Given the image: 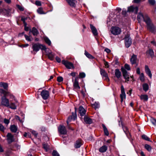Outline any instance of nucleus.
Wrapping results in <instances>:
<instances>
[{
	"mask_svg": "<svg viewBox=\"0 0 156 156\" xmlns=\"http://www.w3.org/2000/svg\"><path fill=\"white\" fill-rule=\"evenodd\" d=\"M92 106L95 109H96L99 108V104L98 102H95L94 103L92 104Z\"/></svg>",
	"mask_w": 156,
	"mask_h": 156,
	"instance_id": "37",
	"label": "nucleus"
},
{
	"mask_svg": "<svg viewBox=\"0 0 156 156\" xmlns=\"http://www.w3.org/2000/svg\"><path fill=\"white\" fill-rule=\"evenodd\" d=\"M43 147L46 151H47L49 149V146L47 144L44 143L43 144Z\"/></svg>",
	"mask_w": 156,
	"mask_h": 156,
	"instance_id": "39",
	"label": "nucleus"
},
{
	"mask_svg": "<svg viewBox=\"0 0 156 156\" xmlns=\"http://www.w3.org/2000/svg\"><path fill=\"white\" fill-rule=\"evenodd\" d=\"M0 93L1 94H3L4 95V96H7V94L8 93L6 92L5 90H4L2 89H0Z\"/></svg>",
	"mask_w": 156,
	"mask_h": 156,
	"instance_id": "44",
	"label": "nucleus"
},
{
	"mask_svg": "<svg viewBox=\"0 0 156 156\" xmlns=\"http://www.w3.org/2000/svg\"><path fill=\"white\" fill-rule=\"evenodd\" d=\"M102 126L103 128L104 132L105 133V135L107 136H108L109 134V133L106 126L104 124H102Z\"/></svg>",
	"mask_w": 156,
	"mask_h": 156,
	"instance_id": "32",
	"label": "nucleus"
},
{
	"mask_svg": "<svg viewBox=\"0 0 156 156\" xmlns=\"http://www.w3.org/2000/svg\"><path fill=\"white\" fill-rule=\"evenodd\" d=\"M142 138L146 140L151 142L150 140V138L146 135L144 134L142 136Z\"/></svg>",
	"mask_w": 156,
	"mask_h": 156,
	"instance_id": "43",
	"label": "nucleus"
},
{
	"mask_svg": "<svg viewBox=\"0 0 156 156\" xmlns=\"http://www.w3.org/2000/svg\"><path fill=\"white\" fill-rule=\"evenodd\" d=\"M35 4L38 6H41V2L40 1H36L35 2Z\"/></svg>",
	"mask_w": 156,
	"mask_h": 156,
	"instance_id": "57",
	"label": "nucleus"
},
{
	"mask_svg": "<svg viewBox=\"0 0 156 156\" xmlns=\"http://www.w3.org/2000/svg\"><path fill=\"white\" fill-rule=\"evenodd\" d=\"M82 145V140H77L75 144V147L76 148H79Z\"/></svg>",
	"mask_w": 156,
	"mask_h": 156,
	"instance_id": "25",
	"label": "nucleus"
},
{
	"mask_svg": "<svg viewBox=\"0 0 156 156\" xmlns=\"http://www.w3.org/2000/svg\"><path fill=\"white\" fill-rule=\"evenodd\" d=\"M24 36L26 40L29 41H31V39L30 37L26 35H25Z\"/></svg>",
	"mask_w": 156,
	"mask_h": 156,
	"instance_id": "56",
	"label": "nucleus"
},
{
	"mask_svg": "<svg viewBox=\"0 0 156 156\" xmlns=\"http://www.w3.org/2000/svg\"><path fill=\"white\" fill-rule=\"evenodd\" d=\"M125 68L128 70H129L130 69V67L129 65L127 64H125L124 66Z\"/></svg>",
	"mask_w": 156,
	"mask_h": 156,
	"instance_id": "55",
	"label": "nucleus"
},
{
	"mask_svg": "<svg viewBox=\"0 0 156 156\" xmlns=\"http://www.w3.org/2000/svg\"><path fill=\"white\" fill-rule=\"evenodd\" d=\"M9 119H8L5 118L4 119V122L7 125L9 123Z\"/></svg>",
	"mask_w": 156,
	"mask_h": 156,
	"instance_id": "50",
	"label": "nucleus"
},
{
	"mask_svg": "<svg viewBox=\"0 0 156 156\" xmlns=\"http://www.w3.org/2000/svg\"><path fill=\"white\" fill-rule=\"evenodd\" d=\"M140 80L141 82H144L145 80V78L144 77V74L143 73H142L140 74L139 77Z\"/></svg>",
	"mask_w": 156,
	"mask_h": 156,
	"instance_id": "45",
	"label": "nucleus"
},
{
	"mask_svg": "<svg viewBox=\"0 0 156 156\" xmlns=\"http://www.w3.org/2000/svg\"><path fill=\"white\" fill-rule=\"evenodd\" d=\"M4 152V150L2 147L1 146V145L0 144V153H3Z\"/></svg>",
	"mask_w": 156,
	"mask_h": 156,
	"instance_id": "60",
	"label": "nucleus"
},
{
	"mask_svg": "<svg viewBox=\"0 0 156 156\" xmlns=\"http://www.w3.org/2000/svg\"><path fill=\"white\" fill-rule=\"evenodd\" d=\"M148 2L150 4L152 5H154L155 3V0H148Z\"/></svg>",
	"mask_w": 156,
	"mask_h": 156,
	"instance_id": "51",
	"label": "nucleus"
},
{
	"mask_svg": "<svg viewBox=\"0 0 156 156\" xmlns=\"http://www.w3.org/2000/svg\"><path fill=\"white\" fill-rule=\"evenodd\" d=\"M37 12L38 13L41 14H45V13L43 12V9L41 8H40L37 9Z\"/></svg>",
	"mask_w": 156,
	"mask_h": 156,
	"instance_id": "46",
	"label": "nucleus"
},
{
	"mask_svg": "<svg viewBox=\"0 0 156 156\" xmlns=\"http://www.w3.org/2000/svg\"><path fill=\"white\" fill-rule=\"evenodd\" d=\"M6 136L8 142L10 144L14 140L13 136L11 133H9L7 134Z\"/></svg>",
	"mask_w": 156,
	"mask_h": 156,
	"instance_id": "14",
	"label": "nucleus"
},
{
	"mask_svg": "<svg viewBox=\"0 0 156 156\" xmlns=\"http://www.w3.org/2000/svg\"><path fill=\"white\" fill-rule=\"evenodd\" d=\"M141 100H143L144 101H146L148 100V96L147 95H141L140 96Z\"/></svg>",
	"mask_w": 156,
	"mask_h": 156,
	"instance_id": "34",
	"label": "nucleus"
},
{
	"mask_svg": "<svg viewBox=\"0 0 156 156\" xmlns=\"http://www.w3.org/2000/svg\"><path fill=\"white\" fill-rule=\"evenodd\" d=\"M79 76L80 78H83L85 76V74L84 73H79Z\"/></svg>",
	"mask_w": 156,
	"mask_h": 156,
	"instance_id": "48",
	"label": "nucleus"
},
{
	"mask_svg": "<svg viewBox=\"0 0 156 156\" xmlns=\"http://www.w3.org/2000/svg\"><path fill=\"white\" fill-rule=\"evenodd\" d=\"M76 73L75 72H72L70 74V75L73 77H75L76 76Z\"/></svg>",
	"mask_w": 156,
	"mask_h": 156,
	"instance_id": "64",
	"label": "nucleus"
},
{
	"mask_svg": "<svg viewBox=\"0 0 156 156\" xmlns=\"http://www.w3.org/2000/svg\"><path fill=\"white\" fill-rule=\"evenodd\" d=\"M126 94L125 92V89L123 85L121 87V94L120 95L121 101L122 103L124 99L126 98Z\"/></svg>",
	"mask_w": 156,
	"mask_h": 156,
	"instance_id": "12",
	"label": "nucleus"
},
{
	"mask_svg": "<svg viewBox=\"0 0 156 156\" xmlns=\"http://www.w3.org/2000/svg\"><path fill=\"white\" fill-rule=\"evenodd\" d=\"M69 4L71 6L74 7L75 5L74 1L75 0H66Z\"/></svg>",
	"mask_w": 156,
	"mask_h": 156,
	"instance_id": "33",
	"label": "nucleus"
},
{
	"mask_svg": "<svg viewBox=\"0 0 156 156\" xmlns=\"http://www.w3.org/2000/svg\"><path fill=\"white\" fill-rule=\"evenodd\" d=\"M77 116L76 114L72 113V115L71 116L69 117L67 120V123L68 125L69 122L70 121L71 119L75 120Z\"/></svg>",
	"mask_w": 156,
	"mask_h": 156,
	"instance_id": "22",
	"label": "nucleus"
},
{
	"mask_svg": "<svg viewBox=\"0 0 156 156\" xmlns=\"http://www.w3.org/2000/svg\"><path fill=\"white\" fill-rule=\"evenodd\" d=\"M58 130L59 133L60 134V136L64 138L63 135L66 134L67 133L65 127L63 126L60 125L58 128Z\"/></svg>",
	"mask_w": 156,
	"mask_h": 156,
	"instance_id": "4",
	"label": "nucleus"
},
{
	"mask_svg": "<svg viewBox=\"0 0 156 156\" xmlns=\"http://www.w3.org/2000/svg\"><path fill=\"white\" fill-rule=\"evenodd\" d=\"M112 33L114 35H118L121 32V29L118 27H112L111 29Z\"/></svg>",
	"mask_w": 156,
	"mask_h": 156,
	"instance_id": "6",
	"label": "nucleus"
},
{
	"mask_svg": "<svg viewBox=\"0 0 156 156\" xmlns=\"http://www.w3.org/2000/svg\"><path fill=\"white\" fill-rule=\"evenodd\" d=\"M79 113L81 116H84L86 112L85 110L82 106H80L79 108Z\"/></svg>",
	"mask_w": 156,
	"mask_h": 156,
	"instance_id": "20",
	"label": "nucleus"
},
{
	"mask_svg": "<svg viewBox=\"0 0 156 156\" xmlns=\"http://www.w3.org/2000/svg\"><path fill=\"white\" fill-rule=\"evenodd\" d=\"M90 27L94 36H97L98 35V33L97 30L95 27L92 25L90 24Z\"/></svg>",
	"mask_w": 156,
	"mask_h": 156,
	"instance_id": "15",
	"label": "nucleus"
},
{
	"mask_svg": "<svg viewBox=\"0 0 156 156\" xmlns=\"http://www.w3.org/2000/svg\"><path fill=\"white\" fill-rule=\"evenodd\" d=\"M115 75L118 78H119L121 75V73L118 69H116L115 70Z\"/></svg>",
	"mask_w": 156,
	"mask_h": 156,
	"instance_id": "26",
	"label": "nucleus"
},
{
	"mask_svg": "<svg viewBox=\"0 0 156 156\" xmlns=\"http://www.w3.org/2000/svg\"><path fill=\"white\" fill-rule=\"evenodd\" d=\"M9 10L4 9H0V14L3 15L9 14Z\"/></svg>",
	"mask_w": 156,
	"mask_h": 156,
	"instance_id": "24",
	"label": "nucleus"
},
{
	"mask_svg": "<svg viewBox=\"0 0 156 156\" xmlns=\"http://www.w3.org/2000/svg\"><path fill=\"white\" fill-rule=\"evenodd\" d=\"M15 103L11 102L9 103V106L8 107L12 109H16L17 108V106L16 104L18 102L17 100H15Z\"/></svg>",
	"mask_w": 156,
	"mask_h": 156,
	"instance_id": "16",
	"label": "nucleus"
},
{
	"mask_svg": "<svg viewBox=\"0 0 156 156\" xmlns=\"http://www.w3.org/2000/svg\"><path fill=\"white\" fill-rule=\"evenodd\" d=\"M146 17L149 18L147 15L144 16L141 12H139L137 16V20L139 22L143 20L145 22V19Z\"/></svg>",
	"mask_w": 156,
	"mask_h": 156,
	"instance_id": "10",
	"label": "nucleus"
},
{
	"mask_svg": "<svg viewBox=\"0 0 156 156\" xmlns=\"http://www.w3.org/2000/svg\"><path fill=\"white\" fill-rule=\"evenodd\" d=\"M6 96H3L1 98V105L6 107H8L9 106V101Z\"/></svg>",
	"mask_w": 156,
	"mask_h": 156,
	"instance_id": "3",
	"label": "nucleus"
},
{
	"mask_svg": "<svg viewBox=\"0 0 156 156\" xmlns=\"http://www.w3.org/2000/svg\"><path fill=\"white\" fill-rule=\"evenodd\" d=\"M125 43L126 47L128 48L132 44L131 39L129 35L128 34H126L125 37Z\"/></svg>",
	"mask_w": 156,
	"mask_h": 156,
	"instance_id": "5",
	"label": "nucleus"
},
{
	"mask_svg": "<svg viewBox=\"0 0 156 156\" xmlns=\"http://www.w3.org/2000/svg\"><path fill=\"white\" fill-rule=\"evenodd\" d=\"M150 121L154 126H156V119L155 118L153 117H151L150 119Z\"/></svg>",
	"mask_w": 156,
	"mask_h": 156,
	"instance_id": "41",
	"label": "nucleus"
},
{
	"mask_svg": "<svg viewBox=\"0 0 156 156\" xmlns=\"http://www.w3.org/2000/svg\"><path fill=\"white\" fill-rule=\"evenodd\" d=\"M46 53L49 59L51 60H53L54 55L50 50H49L48 51H46Z\"/></svg>",
	"mask_w": 156,
	"mask_h": 156,
	"instance_id": "19",
	"label": "nucleus"
},
{
	"mask_svg": "<svg viewBox=\"0 0 156 156\" xmlns=\"http://www.w3.org/2000/svg\"><path fill=\"white\" fill-rule=\"evenodd\" d=\"M145 71L147 75L151 78L152 74L151 71L147 66L146 65L145 66Z\"/></svg>",
	"mask_w": 156,
	"mask_h": 156,
	"instance_id": "23",
	"label": "nucleus"
},
{
	"mask_svg": "<svg viewBox=\"0 0 156 156\" xmlns=\"http://www.w3.org/2000/svg\"><path fill=\"white\" fill-rule=\"evenodd\" d=\"M0 87H3L4 89H7L8 87L7 83L3 82H0Z\"/></svg>",
	"mask_w": 156,
	"mask_h": 156,
	"instance_id": "35",
	"label": "nucleus"
},
{
	"mask_svg": "<svg viewBox=\"0 0 156 156\" xmlns=\"http://www.w3.org/2000/svg\"><path fill=\"white\" fill-rule=\"evenodd\" d=\"M138 10V8L137 7L131 6L128 8L127 12H134L136 14Z\"/></svg>",
	"mask_w": 156,
	"mask_h": 156,
	"instance_id": "13",
	"label": "nucleus"
},
{
	"mask_svg": "<svg viewBox=\"0 0 156 156\" xmlns=\"http://www.w3.org/2000/svg\"><path fill=\"white\" fill-rule=\"evenodd\" d=\"M147 55L150 56L151 58H153L154 56V52L153 50L149 49L146 52Z\"/></svg>",
	"mask_w": 156,
	"mask_h": 156,
	"instance_id": "27",
	"label": "nucleus"
},
{
	"mask_svg": "<svg viewBox=\"0 0 156 156\" xmlns=\"http://www.w3.org/2000/svg\"><path fill=\"white\" fill-rule=\"evenodd\" d=\"M62 63L68 69H74V68L73 64L65 60L62 61Z\"/></svg>",
	"mask_w": 156,
	"mask_h": 156,
	"instance_id": "9",
	"label": "nucleus"
},
{
	"mask_svg": "<svg viewBox=\"0 0 156 156\" xmlns=\"http://www.w3.org/2000/svg\"><path fill=\"white\" fill-rule=\"evenodd\" d=\"M32 48L33 51H31V53L35 54L39 50L41 49L42 50H45L46 49L45 46L37 43H33L32 44Z\"/></svg>",
	"mask_w": 156,
	"mask_h": 156,
	"instance_id": "2",
	"label": "nucleus"
},
{
	"mask_svg": "<svg viewBox=\"0 0 156 156\" xmlns=\"http://www.w3.org/2000/svg\"><path fill=\"white\" fill-rule=\"evenodd\" d=\"M27 19V18L22 17L21 19V20L23 22V24L24 25H27V24L25 22V20Z\"/></svg>",
	"mask_w": 156,
	"mask_h": 156,
	"instance_id": "54",
	"label": "nucleus"
},
{
	"mask_svg": "<svg viewBox=\"0 0 156 156\" xmlns=\"http://www.w3.org/2000/svg\"><path fill=\"white\" fill-rule=\"evenodd\" d=\"M53 156H59V155L58 152L55 150H54L52 153Z\"/></svg>",
	"mask_w": 156,
	"mask_h": 156,
	"instance_id": "47",
	"label": "nucleus"
},
{
	"mask_svg": "<svg viewBox=\"0 0 156 156\" xmlns=\"http://www.w3.org/2000/svg\"><path fill=\"white\" fill-rule=\"evenodd\" d=\"M57 80L58 82H61L63 81V78L62 76L58 77L57 78Z\"/></svg>",
	"mask_w": 156,
	"mask_h": 156,
	"instance_id": "52",
	"label": "nucleus"
},
{
	"mask_svg": "<svg viewBox=\"0 0 156 156\" xmlns=\"http://www.w3.org/2000/svg\"><path fill=\"white\" fill-rule=\"evenodd\" d=\"M121 70L123 76L126 80L125 82H127L129 81V76L128 73L126 70V69L123 67L121 68Z\"/></svg>",
	"mask_w": 156,
	"mask_h": 156,
	"instance_id": "8",
	"label": "nucleus"
},
{
	"mask_svg": "<svg viewBox=\"0 0 156 156\" xmlns=\"http://www.w3.org/2000/svg\"><path fill=\"white\" fill-rule=\"evenodd\" d=\"M145 148L148 151H151L152 149L151 147L149 145L145 144L144 146Z\"/></svg>",
	"mask_w": 156,
	"mask_h": 156,
	"instance_id": "40",
	"label": "nucleus"
},
{
	"mask_svg": "<svg viewBox=\"0 0 156 156\" xmlns=\"http://www.w3.org/2000/svg\"><path fill=\"white\" fill-rule=\"evenodd\" d=\"M136 72L138 74H140V69L139 68H137L136 69Z\"/></svg>",
	"mask_w": 156,
	"mask_h": 156,
	"instance_id": "63",
	"label": "nucleus"
},
{
	"mask_svg": "<svg viewBox=\"0 0 156 156\" xmlns=\"http://www.w3.org/2000/svg\"><path fill=\"white\" fill-rule=\"evenodd\" d=\"M137 61V56L133 54L130 58V62L132 64H136Z\"/></svg>",
	"mask_w": 156,
	"mask_h": 156,
	"instance_id": "17",
	"label": "nucleus"
},
{
	"mask_svg": "<svg viewBox=\"0 0 156 156\" xmlns=\"http://www.w3.org/2000/svg\"><path fill=\"white\" fill-rule=\"evenodd\" d=\"M143 87L144 90L145 92L149 89V86L147 83H144L143 84Z\"/></svg>",
	"mask_w": 156,
	"mask_h": 156,
	"instance_id": "36",
	"label": "nucleus"
},
{
	"mask_svg": "<svg viewBox=\"0 0 156 156\" xmlns=\"http://www.w3.org/2000/svg\"><path fill=\"white\" fill-rule=\"evenodd\" d=\"M16 7L21 11H23L24 10L23 7L19 5H16Z\"/></svg>",
	"mask_w": 156,
	"mask_h": 156,
	"instance_id": "49",
	"label": "nucleus"
},
{
	"mask_svg": "<svg viewBox=\"0 0 156 156\" xmlns=\"http://www.w3.org/2000/svg\"><path fill=\"white\" fill-rule=\"evenodd\" d=\"M77 78H75V81L73 83V89L79 90L80 88V87L79 86V83L78 81L77 80Z\"/></svg>",
	"mask_w": 156,
	"mask_h": 156,
	"instance_id": "18",
	"label": "nucleus"
},
{
	"mask_svg": "<svg viewBox=\"0 0 156 156\" xmlns=\"http://www.w3.org/2000/svg\"><path fill=\"white\" fill-rule=\"evenodd\" d=\"M145 22L147 24V28L150 32L155 33H156V27L152 22L150 18L146 17Z\"/></svg>",
	"mask_w": 156,
	"mask_h": 156,
	"instance_id": "1",
	"label": "nucleus"
},
{
	"mask_svg": "<svg viewBox=\"0 0 156 156\" xmlns=\"http://www.w3.org/2000/svg\"><path fill=\"white\" fill-rule=\"evenodd\" d=\"M122 127L124 132H125L127 137L129 138V136L130 135L127 127L122 124Z\"/></svg>",
	"mask_w": 156,
	"mask_h": 156,
	"instance_id": "21",
	"label": "nucleus"
},
{
	"mask_svg": "<svg viewBox=\"0 0 156 156\" xmlns=\"http://www.w3.org/2000/svg\"><path fill=\"white\" fill-rule=\"evenodd\" d=\"M84 54L86 56L89 58L93 59L94 58V57L92 55L86 51H85Z\"/></svg>",
	"mask_w": 156,
	"mask_h": 156,
	"instance_id": "38",
	"label": "nucleus"
},
{
	"mask_svg": "<svg viewBox=\"0 0 156 156\" xmlns=\"http://www.w3.org/2000/svg\"><path fill=\"white\" fill-rule=\"evenodd\" d=\"M5 129L4 127L2 124H0V131L3 132Z\"/></svg>",
	"mask_w": 156,
	"mask_h": 156,
	"instance_id": "53",
	"label": "nucleus"
},
{
	"mask_svg": "<svg viewBox=\"0 0 156 156\" xmlns=\"http://www.w3.org/2000/svg\"><path fill=\"white\" fill-rule=\"evenodd\" d=\"M100 72L101 75L102 76V78L107 81H109V79L108 78L107 73L105 71L101 68L100 69Z\"/></svg>",
	"mask_w": 156,
	"mask_h": 156,
	"instance_id": "7",
	"label": "nucleus"
},
{
	"mask_svg": "<svg viewBox=\"0 0 156 156\" xmlns=\"http://www.w3.org/2000/svg\"><path fill=\"white\" fill-rule=\"evenodd\" d=\"M55 59L56 61L60 63L61 62V59L59 57L57 56L56 57Z\"/></svg>",
	"mask_w": 156,
	"mask_h": 156,
	"instance_id": "59",
	"label": "nucleus"
},
{
	"mask_svg": "<svg viewBox=\"0 0 156 156\" xmlns=\"http://www.w3.org/2000/svg\"><path fill=\"white\" fill-rule=\"evenodd\" d=\"M10 129L11 132L13 133H16L17 130V128L15 125H11L10 126Z\"/></svg>",
	"mask_w": 156,
	"mask_h": 156,
	"instance_id": "29",
	"label": "nucleus"
},
{
	"mask_svg": "<svg viewBox=\"0 0 156 156\" xmlns=\"http://www.w3.org/2000/svg\"><path fill=\"white\" fill-rule=\"evenodd\" d=\"M84 121L87 124H90L92 122V120L91 119L86 116L84 117Z\"/></svg>",
	"mask_w": 156,
	"mask_h": 156,
	"instance_id": "30",
	"label": "nucleus"
},
{
	"mask_svg": "<svg viewBox=\"0 0 156 156\" xmlns=\"http://www.w3.org/2000/svg\"><path fill=\"white\" fill-rule=\"evenodd\" d=\"M44 40L45 42L47 44L49 45H51V41L48 37H44Z\"/></svg>",
	"mask_w": 156,
	"mask_h": 156,
	"instance_id": "42",
	"label": "nucleus"
},
{
	"mask_svg": "<svg viewBox=\"0 0 156 156\" xmlns=\"http://www.w3.org/2000/svg\"><path fill=\"white\" fill-rule=\"evenodd\" d=\"M41 94L42 98L44 100L47 99L49 95V92L48 90H43L41 91Z\"/></svg>",
	"mask_w": 156,
	"mask_h": 156,
	"instance_id": "11",
	"label": "nucleus"
},
{
	"mask_svg": "<svg viewBox=\"0 0 156 156\" xmlns=\"http://www.w3.org/2000/svg\"><path fill=\"white\" fill-rule=\"evenodd\" d=\"M31 32L33 34L34 36H37L39 34L38 30L34 27L32 28Z\"/></svg>",
	"mask_w": 156,
	"mask_h": 156,
	"instance_id": "31",
	"label": "nucleus"
},
{
	"mask_svg": "<svg viewBox=\"0 0 156 156\" xmlns=\"http://www.w3.org/2000/svg\"><path fill=\"white\" fill-rule=\"evenodd\" d=\"M28 46L29 44H28L19 45V46L21 48L26 47H27Z\"/></svg>",
	"mask_w": 156,
	"mask_h": 156,
	"instance_id": "58",
	"label": "nucleus"
},
{
	"mask_svg": "<svg viewBox=\"0 0 156 156\" xmlns=\"http://www.w3.org/2000/svg\"><path fill=\"white\" fill-rule=\"evenodd\" d=\"M107 147L105 145H104L101 147L99 150V152L101 153L105 152L107 150Z\"/></svg>",
	"mask_w": 156,
	"mask_h": 156,
	"instance_id": "28",
	"label": "nucleus"
},
{
	"mask_svg": "<svg viewBox=\"0 0 156 156\" xmlns=\"http://www.w3.org/2000/svg\"><path fill=\"white\" fill-rule=\"evenodd\" d=\"M105 51L108 53H109L111 52V50L109 49L106 48L105 49Z\"/></svg>",
	"mask_w": 156,
	"mask_h": 156,
	"instance_id": "62",
	"label": "nucleus"
},
{
	"mask_svg": "<svg viewBox=\"0 0 156 156\" xmlns=\"http://www.w3.org/2000/svg\"><path fill=\"white\" fill-rule=\"evenodd\" d=\"M141 0H134L133 2L136 3H138L140 2Z\"/></svg>",
	"mask_w": 156,
	"mask_h": 156,
	"instance_id": "61",
	"label": "nucleus"
}]
</instances>
